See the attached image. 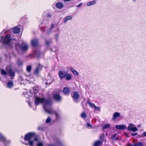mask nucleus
Segmentation results:
<instances>
[{"label":"nucleus","instance_id":"1","mask_svg":"<svg viewBox=\"0 0 146 146\" xmlns=\"http://www.w3.org/2000/svg\"><path fill=\"white\" fill-rule=\"evenodd\" d=\"M58 75L59 78L62 80L63 79H65L67 80H69L71 79L72 77L68 72L64 70L59 71L58 72Z\"/></svg>","mask_w":146,"mask_h":146},{"label":"nucleus","instance_id":"2","mask_svg":"<svg viewBox=\"0 0 146 146\" xmlns=\"http://www.w3.org/2000/svg\"><path fill=\"white\" fill-rule=\"evenodd\" d=\"M2 42L5 44L10 45L11 41V38L9 34L6 35L4 37L1 38Z\"/></svg>","mask_w":146,"mask_h":146},{"label":"nucleus","instance_id":"3","mask_svg":"<svg viewBox=\"0 0 146 146\" xmlns=\"http://www.w3.org/2000/svg\"><path fill=\"white\" fill-rule=\"evenodd\" d=\"M36 135L35 133L31 132L27 133L25 136L24 140L26 141H29L31 139L34 137Z\"/></svg>","mask_w":146,"mask_h":146},{"label":"nucleus","instance_id":"4","mask_svg":"<svg viewBox=\"0 0 146 146\" xmlns=\"http://www.w3.org/2000/svg\"><path fill=\"white\" fill-rule=\"evenodd\" d=\"M52 97L54 100L58 102H60L62 99V97L59 93L53 94Z\"/></svg>","mask_w":146,"mask_h":146},{"label":"nucleus","instance_id":"5","mask_svg":"<svg viewBox=\"0 0 146 146\" xmlns=\"http://www.w3.org/2000/svg\"><path fill=\"white\" fill-rule=\"evenodd\" d=\"M73 93V95H71V96L73 100L76 102H78V100L80 97V96L78 92H74Z\"/></svg>","mask_w":146,"mask_h":146},{"label":"nucleus","instance_id":"6","mask_svg":"<svg viewBox=\"0 0 146 146\" xmlns=\"http://www.w3.org/2000/svg\"><path fill=\"white\" fill-rule=\"evenodd\" d=\"M31 44L32 47H37L39 45L38 40L36 38L33 39L31 41Z\"/></svg>","mask_w":146,"mask_h":146},{"label":"nucleus","instance_id":"7","mask_svg":"<svg viewBox=\"0 0 146 146\" xmlns=\"http://www.w3.org/2000/svg\"><path fill=\"white\" fill-rule=\"evenodd\" d=\"M127 130L128 131H131L135 132L137 130V129L136 127H134V125L131 123L129 124L127 127Z\"/></svg>","mask_w":146,"mask_h":146},{"label":"nucleus","instance_id":"8","mask_svg":"<svg viewBox=\"0 0 146 146\" xmlns=\"http://www.w3.org/2000/svg\"><path fill=\"white\" fill-rule=\"evenodd\" d=\"M42 67V66L40 64L38 63L34 72V74L37 75H38Z\"/></svg>","mask_w":146,"mask_h":146},{"label":"nucleus","instance_id":"9","mask_svg":"<svg viewBox=\"0 0 146 146\" xmlns=\"http://www.w3.org/2000/svg\"><path fill=\"white\" fill-rule=\"evenodd\" d=\"M44 98H40L37 97L35 101V104L37 106L39 103L43 104Z\"/></svg>","mask_w":146,"mask_h":146},{"label":"nucleus","instance_id":"10","mask_svg":"<svg viewBox=\"0 0 146 146\" xmlns=\"http://www.w3.org/2000/svg\"><path fill=\"white\" fill-rule=\"evenodd\" d=\"M8 67L6 68V70L7 71H8V73L9 74V76L11 77H13L15 76V73L12 69L10 68L8 70L7 69Z\"/></svg>","mask_w":146,"mask_h":146},{"label":"nucleus","instance_id":"11","mask_svg":"<svg viewBox=\"0 0 146 146\" xmlns=\"http://www.w3.org/2000/svg\"><path fill=\"white\" fill-rule=\"evenodd\" d=\"M23 42L21 44V50L23 52H26L29 48L28 45L27 43L23 44Z\"/></svg>","mask_w":146,"mask_h":146},{"label":"nucleus","instance_id":"12","mask_svg":"<svg viewBox=\"0 0 146 146\" xmlns=\"http://www.w3.org/2000/svg\"><path fill=\"white\" fill-rule=\"evenodd\" d=\"M0 141L4 144H6L7 142L6 138L1 133H0Z\"/></svg>","mask_w":146,"mask_h":146},{"label":"nucleus","instance_id":"13","mask_svg":"<svg viewBox=\"0 0 146 146\" xmlns=\"http://www.w3.org/2000/svg\"><path fill=\"white\" fill-rule=\"evenodd\" d=\"M115 127L118 129L123 130L125 129L126 128V126L124 124L121 125H116L115 126Z\"/></svg>","mask_w":146,"mask_h":146},{"label":"nucleus","instance_id":"14","mask_svg":"<svg viewBox=\"0 0 146 146\" xmlns=\"http://www.w3.org/2000/svg\"><path fill=\"white\" fill-rule=\"evenodd\" d=\"M70 92V91L69 88L67 87H64L63 90V93L65 95L68 94Z\"/></svg>","mask_w":146,"mask_h":146},{"label":"nucleus","instance_id":"15","mask_svg":"<svg viewBox=\"0 0 146 146\" xmlns=\"http://www.w3.org/2000/svg\"><path fill=\"white\" fill-rule=\"evenodd\" d=\"M45 110L46 112L51 115H54L55 114L56 111L52 109L48 110L45 108Z\"/></svg>","mask_w":146,"mask_h":146},{"label":"nucleus","instance_id":"16","mask_svg":"<svg viewBox=\"0 0 146 146\" xmlns=\"http://www.w3.org/2000/svg\"><path fill=\"white\" fill-rule=\"evenodd\" d=\"M72 19V15H70L66 16L64 19V23H66L68 20H71Z\"/></svg>","mask_w":146,"mask_h":146},{"label":"nucleus","instance_id":"17","mask_svg":"<svg viewBox=\"0 0 146 146\" xmlns=\"http://www.w3.org/2000/svg\"><path fill=\"white\" fill-rule=\"evenodd\" d=\"M7 86L9 88H11L13 86V83L11 80H9L7 83Z\"/></svg>","mask_w":146,"mask_h":146},{"label":"nucleus","instance_id":"18","mask_svg":"<svg viewBox=\"0 0 146 146\" xmlns=\"http://www.w3.org/2000/svg\"><path fill=\"white\" fill-rule=\"evenodd\" d=\"M56 6L57 8L61 9L63 7L64 5L62 3L58 2L56 3Z\"/></svg>","mask_w":146,"mask_h":146},{"label":"nucleus","instance_id":"19","mask_svg":"<svg viewBox=\"0 0 146 146\" xmlns=\"http://www.w3.org/2000/svg\"><path fill=\"white\" fill-rule=\"evenodd\" d=\"M20 31V29L17 27H15L13 29V33L15 34H17Z\"/></svg>","mask_w":146,"mask_h":146},{"label":"nucleus","instance_id":"20","mask_svg":"<svg viewBox=\"0 0 146 146\" xmlns=\"http://www.w3.org/2000/svg\"><path fill=\"white\" fill-rule=\"evenodd\" d=\"M120 114L118 112H115V113L113 115V117L112 118L113 120L116 119V118L119 117Z\"/></svg>","mask_w":146,"mask_h":146},{"label":"nucleus","instance_id":"21","mask_svg":"<svg viewBox=\"0 0 146 146\" xmlns=\"http://www.w3.org/2000/svg\"><path fill=\"white\" fill-rule=\"evenodd\" d=\"M102 145V142L100 140L96 141L94 143V146H100Z\"/></svg>","mask_w":146,"mask_h":146},{"label":"nucleus","instance_id":"22","mask_svg":"<svg viewBox=\"0 0 146 146\" xmlns=\"http://www.w3.org/2000/svg\"><path fill=\"white\" fill-rule=\"evenodd\" d=\"M21 45H20L19 43H16L15 44V48L17 49V52H18L20 49L21 50Z\"/></svg>","mask_w":146,"mask_h":146},{"label":"nucleus","instance_id":"23","mask_svg":"<svg viewBox=\"0 0 146 146\" xmlns=\"http://www.w3.org/2000/svg\"><path fill=\"white\" fill-rule=\"evenodd\" d=\"M44 103L45 105H50L52 104V102L51 100H49L48 99L45 100L44 99Z\"/></svg>","mask_w":146,"mask_h":146},{"label":"nucleus","instance_id":"24","mask_svg":"<svg viewBox=\"0 0 146 146\" xmlns=\"http://www.w3.org/2000/svg\"><path fill=\"white\" fill-rule=\"evenodd\" d=\"M81 117L84 119H85L86 118L87 115L85 112H83L81 114Z\"/></svg>","mask_w":146,"mask_h":146},{"label":"nucleus","instance_id":"25","mask_svg":"<svg viewBox=\"0 0 146 146\" xmlns=\"http://www.w3.org/2000/svg\"><path fill=\"white\" fill-rule=\"evenodd\" d=\"M96 3V0H94L89 2H88L87 3V5L88 6L94 4Z\"/></svg>","mask_w":146,"mask_h":146},{"label":"nucleus","instance_id":"26","mask_svg":"<svg viewBox=\"0 0 146 146\" xmlns=\"http://www.w3.org/2000/svg\"><path fill=\"white\" fill-rule=\"evenodd\" d=\"M87 103L89 104L90 106L92 108L94 107V108L96 106L94 104L90 102V101L89 100L87 101Z\"/></svg>","mask_w":146,"mask_h":146},{"label":"nucleus","instance_id":"27","mask_svg":"<svg viewBox=\"0 0 146 146\" xmlns=\"http://www.w3.org/2000/svg\"><path fill=\"white\" fill-rule=\"evenodd\" d=\"M1 74L2 75H6L7 74V73L3 69H2L1 70Z\"/></svg>","mask_w":146,"mask_h":146},{"label":"nucleus","instance_id":"28","mask_svg":"<svg viewBox=\"0 0 146 146\" xmlns=\"http://www.w3.org/2000/svg\"><path fill=\"white\" fill-rule=\"evenodd\" d=\"M17 63L18 65L19 66H22L23 64V61L19 59H18L17 61Z\"/></svg>","mask_w":146,"mask_h":146},{"label":"nucleus","instance_id":"29","mask_svg":"<svg viewBox=\"0 0 146 146\" xmlns=\"http://www.w3.org/2000/svg\"><path fill=\"white\" fill-rule=\"evenodd\" d=\"M135 146H143V144L142 142H138L135 144Z\"/></svg>","mask_w":146,"mask_h":146},{"label":"nucleus","instance_id":"30","mask_svg":"<svg viewBox=\"0 0 146 146\" xmlns=\"http://www.w3.org/2000/svg\"><path fill=\"white\" fill-rule=\"evenodd\" d=\"M110 128V125L109 124H105L103 127V129L104 130L107 129H109Z\"/></svg>","mask_w":146,"mask_h":146},{"label":"nucleus","instance_id":"31","mask_svg":"<svg viewBox=\"0 0 146 146\" xmlns=\"http://www.w3.org/2000/svg\"><path fill=\"white\" fill-rule=\"evenodd\" d=\"M29 145L30 146H33L34 145V141L33 140H29L28 141Z\"/></svg>","mask_w":146,"mask_h":146},{"label":"nucleus","instance_id":"32","mask_svg":"<svg viewBox=\"0 0 146 146\" xmlns=\"http://www.w3.org/2000/svg\"><path fill=\"white\" fill-rule=\"evenodd\" d=\"M32 68L31 66H28L27 67V71L28 72H30Z\"/></svg>","mask_w":146,"mask_h":146},{"label":"nucleus","instance_id":"33","mask_svg":"<svg viewBox=\"0 0 146 146\" xmlns=\"http://www.w3.org/2000/svg\"><path fill=\"white\" fill-rule=\"evenodd\" d=\"M51 120V118L49 117H48L46 120V122L47 123H49L50 122Z\"/></svg>","mask_w":146,"mask_h":146},{"label":"nucleus","instance_id":"34","mask_svg":"<svg viewBox=\"0 0 146 146\" xmlns=\"http://www.w3.org/2000/svg\"><path fill=\"white\" fill-rule=\"evenodd\" d=\"M35 138H34V140L35 141H38V135H36L34 136Z\"/></svg>","mask_w":146,"mask_h":146},{"label":"nucleus","instance_id":"35","mask_svg":"<svg viewBox=\"0 0 146 146\" xmlns=\"http://www.w3.org/2000/svg\"><path fill=\"white\" fill-rule=\"evenodd\" d=\"M55 114L56 119H59V113L56 112V113L54 114Z\"/></svg>","mask_w":146,"mask_h":146},{"label":"nucleus","instance_id":"36","mask_svg":"<svg viewBox=\"0 0 146 146\" xmlns=\"http://www.w3.org/2000/svg\"><path fill=\"white\" fill-rule=\"evenodd\" d=\"M37 146H43V145L42 143L40 142L38 143L37 145Z\"/></svg>","mask_w":146,"mask_h":146},{"label":"nucleus","instance_id":"37","mask_svg":"<svg viewBox=\"0 0 146 146\" xmlns=\"http://www.w3.org/2000/svg\"><path fill=\"white\" fill-rule=\"evenodd\" d=\"M94 110H96L97 111H99L100 110V109L99 107H97L96 106L94 108Z\"/></svg>","mask_w":146,"mask_h":146},{"label":"nucleus","instance_id":"38","mask_svg":"<svg viewBox=\"0 0 146 146\" xmlns=\"http://www.w3.org/2000/svg\"><path fill=\"white\" fill-rule=\"evenodd\" d=\"M116 134H115L114 135H113L111 136V139H112V140L114 139L115 137L116 136Z\"/></svg>","mask_w":146,"mask_h":146},{"label":"nucleus","instance_id":"39","mask_svg":"<svg viewBox=\"0 0 146 146\" xmlns=\"http://www.w3.org/2000/svg\"><path fill=\"white\" fill-rule=\"evenodd\" d=\"M50 42H51L50 41H49L48 40H46V44L47 46H48L50 43Z\"/></svg>","mask_w":146,"mask_h":146},{"label":"nucleus","instance_id":"40","mask_svg":"<svg viewBox=\"0 0 146 146\" xmlns=\"http://www.w3.org/2000/svg\"><path fill=\"white\" fill-rule=\"evenodd\" d=\"M73 74L77 76L79 75L78 73L75 70L74 72H73Z\"/></svg>","mask_w":146,"mask_h":146},{"label":"nucleus","instance_id":"41","mask_svg":"<svg viewBox=\"0 0 146 146\" xmlns=\"http://www.w3.org/2000/svg\"><path fill=\"white\" fill-rule=\"evenodd\" d=\"M46 16L47 17L50 18L51 17V16L50 13H48L46 15Z\"/></svg>","mask_w":146,"mask_h":146},{"label":"nucleus","instance_id":"42","mask_svg":"<svg viewBox=\"0 0 146 146\" xmlns=\"http://www.w3.org/2000/svg\"><path fill=\"white\" fill-rule=\"evenodd\" d=\"M87 126L88 127H92V125L90 123H89L88 122H87Z\"/></svg>","mask_w":146,"mask_h":146},{"label":"nucleus","instance_id":"43","mask_svg":"<svg viewBox=\"0 0 146 146\" xmlns=\"http://www.w3.org/2000/svg\"><path fill=\"white\" fill-rule=\"evenodd\" d=\"M137 133H133L131 134V136H134L137 135Z\"/></svg>","mask_w":146,"mask_h":146},{"label":"nucleus","instance_id":"44","mask_svg":"<svg viewBox=\"0 0 146 146\" xmlns=\"http://www.w3.org/2000/svg\"><path fill=\"white\" fill-rule=\"evenodd\" d=\"M142 136L144 137L146 136V131L144 132L142 135Z\"/></svg>","mask_w":146,"mask_h":146},{"label":"nucleus","instance_id":"45","mask_svg":"<svg viewBox=\"0 0 146 146\" xmlns=\"http://www.w3.org/2000/svg\"><path fill=\"white\" fill-rule=\"evenodd\" d=\"M127 146H135V144L132 145L130 143H128L127 144Z\"/></svg>","mask_w":146,"mask_h":146},{"label":"nucleus","instance_id":"46","mask_svg":"<svg viewBox=\"0 0 146 146\" xmlns=\"http://www.w3.org/2000/svg\"><path fill=\"white\" fill-rule=\"evenodd\" d=\"M54 27V25L53 24H51V29H52Z\"/></svg>","mask_w":146,"mask_h":146},{"label":"nucleus","instance_id":"47","mask_svg":"<svg viewBox=\"0 0 146 146\" xmlns=\"http://www.w3.org/2000/svg\"><path fill=\"white\" fill-rule=\"evenodd\" d=\"M70 70L72 73L75 70L72 68H70Z\"/></svg>","mask_w":146,"mask_h":146},{"label":"nucleus","instance_id":"48","mask_svg":"<svg viewBox=\"0 0 146 146\" xmlns=\"http://www.w3.org/2000/svg\"><path fill=\"white\" fill-rule=\"evenodd\" d=\"M104 136L103 135L102 136L101 135L100 136V138L101 139H103L104 138Z\"/></svg>","mask_w":146,"mask_h":146},{"label":"nucleus","instance_id":"49","mask_svg":"<svg viewBox=\"0 0 146 146\" xmlns=\"http://www.w3.org/2000/svg\"><path fill=\"white\" fill-rule=\"evenodd\" d=\"M28 104H29V105L31 106L32 105V103L29 101Z\"/></svg>","mask_w":146,"mask_h":146},{"label":"nucleus","instance_id":"50","mask_svg":"<svg viewBox=\"0 0 146 146\" xmlns=\"http://www.w3.org/2000/svg\"><path fill=\"white\" fill-rule=\"evenodd\" d=\"M17 40V39L15 38H13V39H12L11 38V41L12 40H13V41H16Z\"/></svg>","mask_w":146,"mask_h":146},{"label":"nucleus","instance_id":"51","mask_svg":"<svg viewBox=\"0 0 146 146\" xmlns=\"http://www.w3.org/2000/svg\"><path fill=\"white\" fill-rule=\"evenodd\" d=\"M65 2L68 1H71V0H63Z\"/></svg>","mask_w":146,"mask_h":146},{"label":"nucleus","instance_id":"52","mask_svg":"<svg viewBox=\"0 0 146 146\" xmlns=\"http://www.w3.org/2000/svg\"><path fill=\"white\" fill-rule=\"evenodd\" d=\"M82 5V3H80L77 6L78 7H80Z\"/></svg>","mask_w":146,"mask_h":146},{"label":"nucleus","instance_id":"53","mask_svg":"<svg viewBox=\"0 0 146 146\" xmlns=\"http://www.w3.org/2000/svg\"><path fill=\"white\" fill-rule=\"evenodd\" d=\"M47 146H55L54 145H48Z\"/></svg>","mask_w":146,"mask_h":146},{"label":"nucleus","instance_id":"54","mask_svg":"<svg viewBox=\"0 0 146 146\" xmlns=\"http://www.w3.org/2000/svg\"><path fill=\"white\" fill-rule=\"evenodd\" d=\"M50 51H53V50H52V48H51L50 49Z\"/></svg>","mask_w":146,"mask_h":146},{"label":"nucleus","instance_id":"55","mask_svg":"<svg viewBox=\"0 0 146 146\" xmlns=\"http://www.w3.org/2000/svg\"><path fill=\"white\" fill-rule=\"evenodd\" d=\"M34 54H35V55H36V51H35L34 52Z\"/></svg>","mask_w":146,"mask_h":146},{"label":"nucleus","instance_id":"56","mask_svg":"<svg viewBox=\"0 0 146 146\" xmlns=\"http://www.w3.org/2000/svg\"><path fill=\"white\" fill-rule=\"evenodd\" d=\"M58 35H59L58 34H57L56 35V36H57V37L58 36Z\"/></svg>","mask_w":146,"mask_h":146},{"label":"nucleus","instance_id":"57","mask_svg":"<svg viewBox=\"0 0 146 146\" xmlns=\"http://www.w3.org/2000/svg\"><path fill=\"white\" fill-rule=\"evenodd\" d=\"M134 142H135L134 141H133V143H134Z\"/></svg>","mask_w":146,"mask_h":146}]
</instances>
